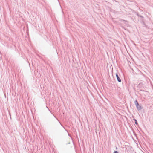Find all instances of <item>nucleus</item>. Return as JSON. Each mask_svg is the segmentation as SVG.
Returning <instances> with one entry per match:
<instances>
[{
	"mask_svg": "<svg viewBox=\"0 0 153 153\" xmlns=\"http://www.w3.org/2000/svg\"><path fill=\"white\" fill-rule=\"evenodd\" d=\"M138 104H138V102H137V103H136V104L135 105L137 107V109L139 110H140L141 109V107L140 106H139V107H138Z\"/></svg>",
	"mask_w": 153,
	"mask_h": 153,
	"instance_id": "f257e3e1",
	"label": "nucleus"
},
{
	"mask_svg": "<svg viewBox=\"0 0 153 153\" xmlns=\"http://www.w3.org/2000/svg\"><path fill=\"white\" fill-rule=\"evenodd\" d=\"M116 77H117V78L118 81L119 82H121V79H120V78L119 77V76H118V75H117V74H116Z\"/></svg>",
	"mask_w": 153,
	"mask_h": 153,
	"instance_id": "f03ea898",
	"label": "nucleus"
},
{
	"mask_svg": "<svg viewBox=\"0 0 153 153\" xmlns=\"http://www.w3.org/2000/svg\"><path fill=\"white\" fill-rule=\"evenodd\" d=\"M134 120L135 121V124H136V125H137L138 124V123H137V120H136V119H134Z\"/></svg>",
	"mask_w": 153,
	"mask_h": 153,
	"instance_id": "7ed1b4c3",
	"label": "nucleus"
},
{
	"mask_svg": "<svg viewBox=\"0 0 153 153\" xmlns=\"http://www.w3.org/2000/svg\"><path fill=\"white\" fill-rule=\"evenodd\" d=\"M114 153H118V152L117 151H115L114 152Z\"/></svg>",
	"mask_w": 153,
	"mask_h": 153,
	"instance_id": "20e7f679",
	"label": "nucleus"
},
{
	"mask_svg": "<svg viewBox=\"0 0 153 153\" xmlns=\"http://www.w3.org/2000/svg\"><path fill=\"white\" fill-rule=\"evenodd\" d=\"M137 102H138L137 101V100H136L135 102V104H136V103H137Z\"/></svg>",
	"mask_w": 153,
	"mask_h": 153,
	"instance_id": "39448f33",
	"label": "nucleus"
},
{
	"mask_svg": "<svg viewBox=\"0 0 153 153\" xmlns=\"http://www.w3.org/2000/svg\"><path fill=\"white\" fill-rule=\"evenodd\" d=\"M139 106H140L139 105V104H138V107H139Z\"/></svg>",
	"mask_w": 153,
	"mask_h": 153,
	"instance_id": "423d86ee",
	"label": "nucleus"
}]
</instances>
